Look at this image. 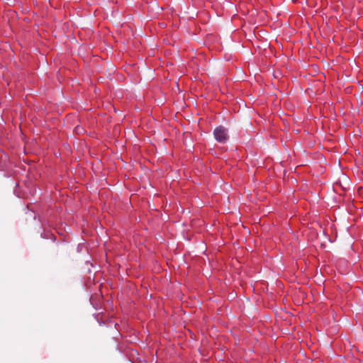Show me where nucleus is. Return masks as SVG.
Returning a JSON list of instances; mask_svg holds the SVG:
<instances>
[{"label": "nucleus", "mask_w": 363, "mask_h": 363, "mask_svg": "<svg viewBox=\"0 0 363 363\" xmlns=\"http://www.w3.org/2000/svg\"><path fill=\"white\" fill-rule=\"evenodd\" d=\"M213 135L216 141L220 143H225L228 140V130L222 125L214 129Z\"/></svg>", "instance_id": "obj_1"}]
</instances>
